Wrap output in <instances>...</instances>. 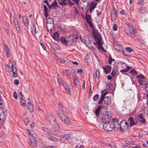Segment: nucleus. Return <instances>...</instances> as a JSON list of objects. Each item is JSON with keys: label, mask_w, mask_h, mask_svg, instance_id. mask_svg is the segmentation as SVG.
<instances>
[{"label": "nucleus", "mask_w": 148, "mask_h": 148, "mask_svg": "<svg viewBox=\"0 0 148 148\" xmlns=\"http://www.w3.org/2000/svg\"><path fill=\"white\" fill-rule=\"evenodd\" d=\"M97 16H100L101 15H102V14L101 13V11H98V10H97Z\"/></svg>", "instance_id": "obj_63"}, {"label": "nucleus", "mask_w": 148, "mask_h": 148, "mask_svg": "<svg viewBox=\"0 0 148 148\" xmlns=\"http://www.w3.org/2000/svg\"><path fill=\"white\" fill-rule=\"evenodd\" d=\"M78 38V36L77 35L72 34L68 36L66 38L68 40V41H70L73 42L75 40H76Z\"/></svg>", "instance_id": "obj_6"}, {"label": "nucleus", "mask_w": 148, "mask_h": 148, "mask_svg": "<svg viewBox=\"0 0 148 148\" xmlns=\"http://www.w3.org/2000/svg\"><path fill=\"white\" fill-rule=\"evenodd\" d=\"M32 33H34L35 34L38 33V32H36V28L35 25H34L32 27Z\"/></svg>", "instance_id": "obj_40"}, {"label": "nucleus", "mask_w": 148, "mask_h": 148, "mask_svg": "<svg viewBox=\"0 0 148 148\" xmlns=\"http://www.w3.org/2000/svg\"><path fill=\"white\" fill-rule=\"evenodd\" d=\"M21 104L22 106H25L26 105V104L25 100L23 99H22V98H21Z\"/></svg>", "instance_id": "obj_43"}, {"label": "nucleus", "mask_w": 148, "mask_h": 148, "mask_svg": "<svg viewBox=\"0 0 148 148\" xmlns=\"http://www.w3.org/2000/svg\"><path fill=\"white\" fill-rule=\"evenodd\" d=\"M144 0H138V3L140 5H142L143 3Z\"/></svg>", "instance_id": "obj_64"}, {"label": "nucleus", "mask_w": 148, "mask_h": 148, "mask_svg": "<svg viewBox=\"0 0 148 148\" xmlns=\"http://www.w3.org/2000/svg\"><path fill=\"white\" fill-rule=\"evenodd\" d=\"M129 124L125 121H122L120 123L119 130L121 132H125L128 130Z\"/></svg>", "instance_id": "obj_2"}, {"label": "nucleus", "mask_w": 148, "mask_h": 148, "mask_svg": "<svg viewBox=\"0 0 148 148\" xmlns=\"http://www.w3.org/2000/svg\"><path fill=\"white\" fill-rule=\"evenodd\" d=\"M79 0H72V1L74 3V4H75L77 5H78L79 3Z\"/></svg>", "instance_id": "obj_54"}, {"label": "nucleus", "mask_w": 148, "mask_h": 148, "mask_svg": "<svg viewBox=\"0 0 148 148\" xmlns=\"http://www.w3.org/2000/svg\"><path fill=\"white\" fill-rule=\"evenodd\" d=\"M104 103L107 105H109L111 103V99L107 96L106 97V98L103 100Z\"/></svg>", "instance_id": "obj_17"}, {"label": "nucleus", "mask_w": 148, "mask_h": 148, "mask_svg": "<svg viewBox=\"0 0 148 148\" xmlns=\"http://www.w3.org/2000/svg\"><path fill=\"white\" fill-rule=\"evenodd\" d=\"M110 122L109 123H105V124H104L103 125V129L106 130L108 131V129L107 128H108V127H110Z\"/></svg>", "instance_id": "obj_28"}, {"label": "nucleus", "mask_w": 148, "mask_h": 148, "mask_svg": "<svg viewBox=\"0 0 148 148\" xmlns=\"http://www.w3.org/2000/svg\"><path fill=\"white\" fill-rule=\"evenodd\" d=\"M2 111L0 112V122L5 121L6 118V112L5 110H2Z\"/></svg>", "instance_id": "obj_4"}, {"label": "nucleus", "mask_w": 148, "mask_h": 148, "mask_svg": "<svg viewBox=\"0 0 148 148\" xmlns=\"http://www.w3.org/2000/svg\"><path fill=\"white\" fill-rule=\"evenodd\" d=\"M30 142L32 143L31 145L33 147H35L37 145V142L34 139L31 140Z\"/></svg>", "instance_id": "obj_31"}, {"label": "nucleus", "mask_w": 148, "mask_h": 148, "mask_svg": "<svg viewBox=\"0 0 148 148\" xmlns=\"http://www.w3.org/2000/svg\"><path fill=\"white\" fill-rule=\"evenodd\" d=\"M99 98V95L98 94L95 95L93 97L94 101H97Z\"/></svg>", "instance_id": "obj_45"}, {"label": "nucleus", "mask_w": 148, "mask_h": 148, "mask_svg": "<svg viewBox=\"0 0 148 148\" xmlns=\"http://www.w3.org/2000/svg\"><path fill=\"white\" fill-rule=\"evenodd\" d=\"M29 122V119L27 118L25 119L24 120V123L25 124L27 125Z\"/></svg>", "instance_id": "obj_56"}, {"label": "nucleus", "mask_w": 148, "mask_h": 148, "mask_svg": "<svg viewBox=\"0 0 148 148\" xmlns=\"http://www.w3.org/2000/svg\"><path fill=\"white\" fill-rule=\"evenodd\" d=\"M99 71V70H97L96 71V72L95 73H94L93 74V77L94 79H96L97 77V75H98V74Z\"/></svg>", "instance_id": "obj_48"}, {"label": "nucleus", "mask_w": 148, "mask_h": 148, "mask_svg": "<svg viewBox=\"0 0 148 148\" xmlns=\"http://www.w3.org/2000/svg\"><path fill=\"white\" fill-rule=\"evenodd\" d=\"M114 123H110V127H108V131H111L112 130H113L114 129Z\"/></svg>", "instance_id": "obj_38"}, {"label": "nucleus", "mask_w": 148, "mask_h": 148, "mask_svg": "<svg viewBox=\"0 0 148 148\" xmlns=\"http://www.w3.org/2000/svg\"><path fill=\"white\" fill-rule=\"evenodd\" d=\"M68 134H64L60 137L61 140L62 142H64L67 140L69 138Z\"/></svg>", "instance_id": "obj_15"}, {"label": "nucleus", "mask_w": 148, "mask_h": 148, "mask_svg": "<svg viewBox=\"0 0 148 148\" xmlns=\"http://www.w3.org/2000/svg\"><path fill=\"white\" fill-rule=\"evenodd\" d=\"M29 135L34 138H36L37 136L36 135L33 130H30L29 132Z\"/></svg>", "instance_id": "obj_27"}, {"label": "nucleus", "mask_w": 148, "mask_h": 148, "mask_svg": "<svg viewBox=\"0 0 148 148\" xmlns=\"http://www.w3.org/2000/svg\"><path fill=\"white\" fill-rule=\"evenodd\" d=\"M102 92H102V95H101V98L98 101V103L99 104H101L103 102V100L106 98L105 96L103 94Z\"/></svg>", "instance_id": "obj_22"}, {"label": "nucleus", "mask_w": 148, "mask_h": 148, "mask_svg": "<svg viewBox=\"0 0 148 148\" xmlns=\"http://www.w3.org/2000/svg\"><path fill=\"white\" fill-rule=\"evenodd\" d=\"M120 13L123 15H125V10H122L120 12Z\"/></svg>", "instance_id": "obj_62"}, {"label": "nucleus", "mask_w": 148, "mask_h": 148, "mask_svg": "<svg viewBox=\"0 0 148 148\" xmlns=\"http://www.w3.org/2000/svg\"><path fill=\"white\" fill-rule=\"evenodd\" d=\"M89 45H87V46L89 48H90V49H95V48L92 45H94L95 46L97 43L95 42H93L92 41H91L89 39Z\"/></svg>", "instance_id": "obj_13"}, {"label": "nucleus", "mask_w": 148, "mask_h": 148, "mask_svg": "<svg viewBox=\"0 0 148 148\" xmlns=\"http://www.w3.org/2000/svg\"><path fill=\"white\" fill-rule=\"evenodd\" d=\"M117 70L116 69H113L112 73H110L112 76H114L117 73Z\"/></svg>", "instance_id": "obj_42"}, {"label": "nucleus", "mask_w": 148, "mask_h": 148, "mask_svg": "<svg viewBox=\"0 0 148 148\" xmlns=\"http://www.w3.org/2000/svg\"><path fill=\"white\" fill-rule=\"evenodd\" d=\"M44 2L46 3L49 8L50 9H51V7L50 6L51 5L49 4V3L48 2V1L47 0H45Z\"/></svg>", "instance_id": "obj_57"}, {"label": "nucleus", "mask_w": 148, "mask_h": 148, "mask_svg": "<svg viewBox=\"0 0 148 148\" xmlns=\"http://www.w3.org/2000/svg\"><path fill=\"white\" fill-rule=\"evenodd\" d=\"M14 83L15 85H17L19 83V82L18 79H15L14 81Z\"/></svg>", "instance_id": "obj_61"}, {"label": "nucleus", "mask_w": 148, "mask_h": 148, "mask_svg": "<svg viewBox=\"0 0 148 148\" xmlns=\"http://www.w3.org/2000/svg\"><path fill=\"white\" fill-rule=\"evenodd\" d=\"M102 68L104 71V72L106 74L110 73L111 71V67L110 66L107 65L106 66H103Z\"/></svg>", "instance_id": "obj_11"}, {"label": "nucleus", "mask_w": 148, "mask_h": 148, "mask_svg": "<svg viewBox=\"0 0 148 148\" xmlns=\"http://www.w3.org/2000/svg\"><path fill=\"white\" fill-rule=\"evenodd\" d=\"M4 47L5 48V51L7 57V58H9L10 57V54L9 53V49L8 47V45H5Z\"/></svg>", "instance_id": "obj_20"}, {"label": "nucleus", "mask_w": 148, "mask_h": 148, "mask_svg": "<svg viewBox=\"0 0 148 148\" xmlns=\"http://www.w3.org/2000/svg\"><path fill=\"white\" fill-rule=\"evenodd\" d=\"M60 40L63 44L65 45H68V42L67 40H66V39L65 38L62 36L61 37Z\"/></svg>", "instance_id": "obj_21"}, {"label": "nucleus", "mask_w": 148, "mask_h": 148, "mask_svg": "<svg viewBox=\"0 0 148 148\" xmlns=\"http://www.w3.org/2000/svg\"><path fill=\"white\" fill-rule=\"evenodd\" d=\"M109 64H114L115 63V60L113 59L111 55L109 56Z\"/></svg>", "instance_id": "obj_25"}, {"label": "nucleus", "mask_w": 148, "mask_h": 148, "mask_svg": "<svg viewBox=\"0 0 148 148\" xmlns=\"http://www.w3.org/2000/svg\"><path fill=\"white\" fill-rule=\"evenodd\" d=\"M58 110H63L64 109V107L61 103H59L58 105Z\"/></svg>", "instance_id": "obj_34"}, {"label": "nucleus", "mask_w": 148, "mask_h": 148, "mask_svg": "<svg viewBox=\"0 0 148 148\" xmlns=\"http://www.w3.org/2000/svg\"><path fill=\"white\" fill-rule=\"evenodd\" d=\"M47 136L49 139L52 141H53L56 142V141H57V138L51 135H49L48 136Z\"/></svg>", "instance_id": "obj_29"}, {"label": "nucleus", "mask_w": 148, "mask_h": 148, "mask_svg": "<svg viewBox=\"0 0 148 148\" xmlns=\"http://www.w3.org/2000/svg\"><path fill=\"white\" fill-rule=\"evenodd\" d=\"M94 37L95 41L96 42L97 48L98 50L99 51L101 50L102 52H106V50L104 49L102 46L103 43L101 40V38L100 36L98 37L97 36L95 35H94Z\"/></svg>", "instance_id": "obj_1"}, {"label": "nucleus", "mask_w": 148, "mask_h": 148, "mask_svg": "<svg viewBox=\"0 0 148 148\" xmlns=\"http://www.w3.org/2000/svg\"><path fill=\"white\" fill-rule=\"evenodd\" d=\"M73 77L74 78L73 80L74 84L76 86H77L79 84L78 80L77 77V76H76V75H75L74 76H73Z\"/></svg>", "instance_id": "obj_26"}, {"label": "nucleus", "mask_w": 148, "mask_h": 148, "mask_svg": "<svg viewBox=\"0 0 148 148\" xmlns=\"http://www.w3.org/2000/svg\"><path fill=\"white\" fill-rule=\"evenodd\" d=\"M62 121H63L66 124H71V121L67 119V118L66 119L65 118L61 119V120Z\"/></svg>", "instance_id": "obj_33"}, {"label": "nucleus", "mask_w": 148, "mask_h": 148, "mask_svg": "<svg viewBox=\"0 0 148 148\" xmlns=\"http://www.w3.org/2000/svg\"><path fill=\"white\" fill-rule=\"evenodd\" d=\"M54 24H47L46 27L48 32H52L54 28Z\"/></svg>", "instance_id": "obj_10"}, {"label": "nucleus", "mask_w": 148, "mask_h": 148, "mask_svg": "<svg viewBox=\"0 0 148 148\" xmlns=\"http://www.w3.org/2000/svg\"><path fill=\"white\" fill-rule=\"evenodd\" d=\"M126 34H127L130 36L133 37H134L135 35L134 34L131 33L130 32L129 33H126Z\"/></svg>", "instance_id": "obj_55"}, {"label": "nucleus", "mask_w": 148, "mask_h": 148, "mask_svg": "<svg viewBox=\"0 0 148 148\" xmlns=\"http://www.w3.org/2000/svg\"><path fill=\"white\" fill-rule=\"evenodd\" d=\"M129 70V69H123L121 70L120 71V72H128Z\"/></svg>", "instance_id": "obj_60"}, {"label": "nucleus", "mask_w": 148, "mask_h": 148, "mask_svg": "<svg viewBox=\"0 0 148 148\" xmlns=\"http://www.w3.org/2000/svg\"><path fill=\"white\" fill-rule=\"evenodd\" d=\"M116 122L114 123V129L116 130L117 131L120 127V124L119 125L118 123L119 122V120L118 119H116Z\"/></svg>", "instance_id": "obj_18"}, {"label": "nucleus", "mask_w": 148, "mask_h": 148, "mask_svg": "<svg viewBox=\"0 0 148 148\" xmlns=\"http://www.w3.org/2000/svg\"><path fill=\"white\" fill-rule=\"evenodd\" d=\"M13 72V77L14 78H16L17 77V74L14 71V68L13 67V65H12L11 71Z\"/></svg>", "instance_id": "obj_37"}, {"label": "nucleus", "mask_w": 148, "mask_h": 148, "mask_svg": "<svg viewBox=\"0 0 148 148\" xmlns=\"http://www.w3.org/2000/svg\"><path fill=\"white\" fill-rule=\"evenodd\" d=\"M14 97L15 99H17L18 98V95L16 92H14Z\"/></svg>", "instance_id": "obj_59"}, {"label": "nucleus", "mask_w": 148, "mask_h": 148, "mask_svg": "<svg viewBox=\"0 0 148 148\" xmlns=\"http://www.w3.org/2000/svg\"><path fill=\"white\" fill-rule=\"evenodd\" d=\"M85 18L86 21L87 22H88L90 21L91 20V16L90 15L88 14H86V15L85 16Z\"/></svg>", "instance_id": "obj_35"}, {"label": "nucleus", "mask_w": 148, "mask_h": 148, "mask_svg": "<svg viewBox=\"0 0 148 148\" xmlns=\"http://www.w3.org/2000/svg\"><path fill=\"white\" fill-rule=\"evenodd\" d=\"M103 108V107L101 106V105L99 106L96 109L95 113L96 114L97 116L98 117L99 115L100 112H101V109Z\"/></svg>", "instance_id": "obj_16"}, {"label": "nucleus", "mask_w": 148, "mask_h": 148, "mask_svg": "<svg viewBox=\"0 0 148 148\" xmlns=\"http://www.w3.org/2000/svg\"><path fill=\"white\" fill-rule=\"evenodd\" d=\"M111 117L110 116L107 114H104L101 118V121L104 124L109 123L111 121Z\"/></svg>", "instance_id": "obj_3"}, {"label": "nucleus", "mask_w": 148, "mask_h": 148, "mask_svg": "<svg viewBox=\"0 0 148 148\" xmlns=\"http://www.w3.org/2000/svg\"><path fill=\"white\" fill-rule=\"evenodd\" d=\"M114 48L117 51H120L122 48V47L119 45H115L114 47Z\"/></svg>", "instance_id": "obj_46"}, {"label": "nucleus", "mask_w": 148, "mask_h": 148, "mask_svg": "<svg viewBox=\"0 0 148 148\" xmlns=\"http://www.w3.org/2000/svg\"><path fill=\"white\" fill-rule=\"evenodd\" d=\"M50 117L52 118V119L51 120H48V121L51 123H52L53 122H56L55 119L53 118L51 115H50Z\"/></svg>", "instance_id": "obj_51"}, {"label": "nucleus", "mask_w": 148, "mask_h": 148, "mask_svg": "<svg viewBox=\"0 0 148 148\" xmlns=\"http://www.w3.org/2000/svg\"><path fill=\"white\" fill-rule=\"evenodd\" d=\"M97 5V3L92 1L90 4V8L89 9H94L95 8Z\"/></svg>", "instance_id": "obj_23"}, {"label": "nucleus", "mask_w": 148, "mask_h": 148, "mask_svg": "<svg viewBox=\"0 0 148 148\" xmlns=\"http://www.w3.org/2000/svg\"><path fill=\"white\" fill-rule=\"evenodd\" d=\"M118 29V26L117 24L114 25L113 27V29L114 31L117 30Z\"/></svg>", "instance_id": "obj_53"}, {"label": "nucleus", "mask_w": 148, "mask_h": 148, "mask_svg": "<svg viewBox=\"0 0 148 148\" xmlns=\"http://www.w3.org/2000/svg\"><path fill=\"white\" fill-rule=\"evenodd\" d=\"M67 4H69L71 6H74V3L73 2H72L70 0H68Z\"/></svg>", "instance_id": "obj_47"}, {"label": "nucleus", "mask_w": 148, "mask_h": 148, "mask_svg": "<svg viewBox=\"0 0 148 148\" xmlns=\"http://www.w3.org/2000/svg\"><path fill=\"white\" fill-rule=\"evenodd\" d=\"M143 85H145V90L146 89L148 88V82L147 81H145V82H144Z\"/></svg>", "instance_id": "obj_50"}, {"label": "nucleus", "mask_w": 148, "mask_h": 148, "mask_svg": "<svg viewBox=\"0 0 148 148\" xmlns=\"http://www.w3.org/2000/svg\"><path fill=\"white\" fill-rule=\"evenodd\" d=\"M53 38L56 41H58L60 40V37L58 32H56L54 34Z\"/></svg>", "instance_id": "obj_19"}, {"label": "nucleus", "mask_w": 148, "mask_h": 148, "mask_svg": "<svg viewBox=\"0 0 148 148\" xmlns=\"http://www.w3.org/2000/svg\"><path fill=\"white\" fill-rule=\"evenodd\" d=\"M58 1L59 4L61 5L64 6L67 4V3L63 0H58Z\"/></svg>", "instance_id": "obj_32"}, {"label": "nucleus", "mask_w": 148, "mask_h": 148, "mask_svg": "<svg viewBox=\"0 0 148 148\" xmlns=\"http://www.w3.org/2000/svg\"><path fill=\"white\" fill-rule=\"evenodd\" d=\"M125 50L127 51L129 53H131L134 51L133 49L131 47H127L125 48Z\"/></svg>", "instance_id": "obj_44"}, {"label": "nucleus", "mask_w": 148, "mask_h": 148, "mask_svg": "<svg viewBox=\"0 0 148 148\" xmlns=\"http://www.w3.org/2000/svg\"><path fill=\"white\" fill-rule=\"evenodd\" d=\"M28 101H29L28 102V103L29 105L28 107V108L30 112H32L34 111V107L33 105L29 99Z\"/></svg>", "instance_id": "obj_14"}, {"label": "nucleus", "mask_w": 148, "mask_h": 148, "mask_svg": "<svg viewBox=\"0 0 148 148\" xmlns=\"http://www.w3.org/2000/svg\"><path fill=\"white\" fill-rule=\"evenodd\" d=\"M49 23L50 24L51 23L54 24L53 19L51 18H48L47 19V24Z\"/></svg>", "instance_id": "obj_39"}, {"label": "nucleus", "mask_w": 148, "mask_h": 148, "mask_svg": "<svg viewBox=\"0 0 148 148\" xmlns=\"http://www.w3.org/2000/svg\"><path fill=\"white\" fill-rule=\"evenodd\" d=\"M143 115L142 114L138 115L137 117V120L140 123L144 124L146 122V120L143 118Z\"/></svg>", "instance_id": "obj_9"}, {"label": "nucleus", "mask_w": 148, "mask_h": 148, "mask_svg": "<svg viewBox=\"0 0 148 148\" xmlns=\"http://www.w3.org/2000/svg\"><path fill=\"white\" fill-rule=\"evenodd\" d=\"M136 78L138 79V82L141 85L143 84L144 82H145V77L142 75H139L136 76Z\"/></svg>", "instance_id": "obj_5"}, {"label": "nucleus", "mask_w": 148, "mask_h": 148, "mask_svg": "<svg viewBox=\"0 0 148 148\" xmlns=\"http://www.w3.org/2000/svg\"><path fill=\"white\" fill-rule=\"evenodd\" d=\"M50 6L51 9L52 8H53L54 9H56L57 8H61L60 6L58 5L56 0H55L53 2H52Z\"/></svg>", "instance_id": "obj_12"}, {"label": "nucleus", "mask_w": 148, "mask_h": 148, "mask_svg": "<svg viewBox=\"0 0 148 148\" xmlns=\"http://www.w3.org/2000/svg\"><path fill=\"white\" fill-rule=\"evenodd\" d=\"M44 15L46 18H47L50 14V10H44Z\"/></svg>", "instance_id": "obj_36"}, {"label": "nucleus", "mask_w": 148, "mask_h": 148, "mask_svg": "<svg viewBox=\"0 0 148 148\" xmlns=\"http://www.w3.org/2000/svg\"><path fill=\"white\" fill-rule=\"evenodd\" d=\"M128 120L130 123V125L131 126H132L133 125L135 124L134 120L132 117H130L129 118Z\"/></svg>", "instance_id": "obj_24"}, {"label": "nucleus", "mask_w": 148, "mask_h": 148, "mask_svg": "<svg viewBox=\"0 0 148 148\" xmlns=\"http://www.w3.org/2000/svg\"><path fill=\"white\" fill-rule=\"evenodd\" d=\"M64 86L65 89L66 90L67 93L69 94L70 95L71 93V92L70 91V89L69 86L67 85V84L66 83L65 85H64Z\"/></svg>", "instance_id": "obj_30"}, {"label": "nucleus", "mask_w": 148, "mask_h": 148, "mask_svg": "<svg viewBox=\"0 0 148 148\" xmlns=\"http://www.w3.org/2000/svg\"><path fill=\"white\" fill-rule=\"evenodd\" d=\"M87 23L91 28L92 29L94 28V26L92 23L91 21L88 22Z\"/></svg>", "instance_id": "obj_52"}, {"label": "nucleus", "mask_w": 148, "mask_h": 148, "mask_svg": "<svg viewBox=\"0 0 148 148\" xmlns=\"http://www.w3.org/2000/svg\"><path fill=\"white\" fill-rule=\"evenodd\" d=\"M108 146V147H110L111 148H116V146L114 145L113 143L109 144Z\"/></svg>", "instance_id": "obj_49"}, {"label": "nucleus", "mask_w": 148, "mask_h": 148, "mask_svg": "<svg viewBox=\"0 0 148 148\" xmlns=\"http://www.w3.org/2000/svg\"><path fill=\"white\" fill-rule=\"evenodd\" d=\"M57 80L58 81L59 83H60L62 81V80L61 77L59 75H58L57 77Z\"/></svg>", "instance_id": "obj_58"}, {"label": "nucleus", "mask_w": 148, "mask_h": 148, "mask_svg": "<svg viewBox=\"0 0 148 148\" xmlns=\"http://www.w3.org/2000/svg\"><path fill=\"white\" fill-rule=\"evenodd\" d=\"M55 58L57 62L62 63H64L66 62H68L69 60L66 57H64V58H60L57 55L55 56Z\"/></svg>", "instance_id": "obj_8"}, {"label": "nucleus", "mask_w": 148, "mask_h": 148, "mask_svg": "<svg viewBox=\"0 0 148 148\" xmlns=\"http://www.w3.org/2000/svg\"><path fill=\"white\" fill-rule=\"evenodd\" d=\"M63 110H58L57 112L58 115L61 120V119L64 118L67 119L68 118L67 116L64 114V112H63Z\"/></svg>", "instance_id": "obj_7"}, {"label": "nucleus", "mask_w": 148, "mask_h": 148, "mask_svg": "<svg viewBox=\"0 0 148 148\" xmlns=\"http://www.w3.org/2000/svg\"><path fill=\"white\" fill-rule=\"evenodd\" d=\"M15 26L17 32L19 33H20L21 31V29L19 24L15 25Z\"/></svg>", "instance_id": "obj_41"}]
</instances>
